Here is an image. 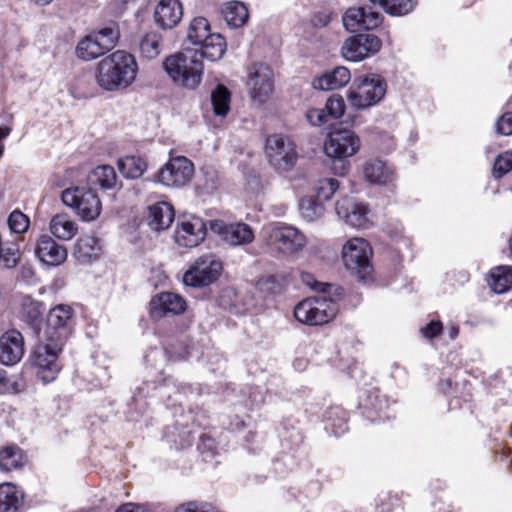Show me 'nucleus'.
<instances>
[{
  "instance_id": "21",
  "label": "nucleus",
  "mask_w": 512,
  "mask_h": 512,
  "mask_svg": "<svg viewBox=\"0 0 512 512\" xmlns=\"http://www.w3.org/2000/svg\"><path fill=\"white\" fill-rule=\"evenodd\" d=\"M24 354V338L17 330H9L0 337V362L7 366L17 364Z\"/></svg>"
},
{
  "instance_id": "13",
  "label": "nucleus",
  "mask_w": 512,
  "mask_h": 512,
  "mask_svg": "<svg viewBox=\"0 0 512 512\" xmlns=\"http://www.w3.org/2000/svg\"><path fill=\"white\" fill-rule=\"evenodd\" d=\"M73 309L66 304H59L50 309L43 335L48 341L66 343L73 326Z\"/></svg>"
},
{
  "instance_id": "2",
  "label": "nucleus",
  "mask_w": 512,
  "mask_h": 512,
  "mask_svg": "<svg viewBox=\"0 0 512 512\" xmlns=\"http://www.w3.org/2000/svg\"><path fill=\"white\" fill-rule=\"evenodd\" d=\"M163 67L172 81L179 86L195 89L201 83L204 66L197 51L170 55L164 60Z\"/></svg>"
},
{
  "instance_id": "35",
  "label": "nucleus",
  "mask_w": 512,
  "mask_h": 512,
  "mask_svg": "<svg viewBox=\"0 0 512 512\" xmlns=\"http://www.w3.org/2000/svg\"><path fill=\"white\" fill-rule=\"evenodd\" d=\"M100 250V242L96 237L85 236L77 240L75 256L79 261L86 262L95 257Z\"/></svg>"
},
{
  "instance_id": "3",
  "label": "nucleus",
  "mask_w": 512,
  "mask_h": 512,
  "mask_svg": "<svg viewBox=\"0 0 512 512\" xmlns=\"http://www.w3.org/2000/svg\"><path fill=\"white\" fill-rule=\"evenodd\" d=\"M263 235L266 246L283 256L297 255L307 244L306 236L298 228L283 222L266 225Z\"/></svg>"
},
{
  "instance_id": "5",
  "label": "nucleus",
  "mask_w": 512,
  "mask_h": 512,
  "mask_svg": "<svg viewBox=\"0 0 512 512\" xmlns=\"http://www.w3.org/2000/svg\"><path fill=\"white\" fill-rule=\"evenodd\" d=\"M338 313L337 303L325 296L311 297L294 308L295 318L306 325L319 326L330 322Z\"/></svg>"
},
{
  "instance_id": "7",
  "label": "nucleus",
  "mask_w": 512,
  "mask_h": 512,
  "mask_svg": "<svg viewBox=\"0 0 512 512\" xmlns=\"http://www.w3.org/2000/svg\"><path fill=\"white\" fill-rule=\"evenodd\" d=\"M119 36L117 27H105L92 32L78 42L76 55L85 61L98 58L115 47Z\"/></svg>"
},
{
  "instance_id": "12",
  "label": "nucleus",
  "mask_w": 512,
  "mask_h": 512,
  "mask_svg": "<svg viewBox=\"0 0 512 512\" xmlns=\"http://www.w3.org/2000/svg\"><path fill=\"white\" fill-rule=\"evenodd\" d=\"M194 175V165L185 156L171 157L155 174L154 181L169 188L188 184Z\"/></svg>"
},
{
  "instance_id": "55",
  "label": "nucleus",
  "mask_w": 512,
  "mask_h": 512,
  "mask_svg": "<svg viewBox=\"0 0 512 512\" xmlns=\"http://www.w3.org/2000/svg\"><path fill=\"white\" fill-rule=\"evenodd\" d=\"M11 132V128L10 127H2L0 126V141L4 138H6Z\"/></svg>"
},
{
  "instance_id": "58",
  "label": "nucleus",
  "mask_w": 512,
  "mask_h": 512,
  "mask_svg": "<svg viewBox=\"0 0 512 512\" xmlns=\"http://www.w3.org/2000/svg\"><path fill=\"white\" fill-rule=\"evenodd\" d=\"M319 21H320V23H321L322 25H326V24L328 23V17H327V16H325V20L320 19Z\"/></svg>"
},
{
  "instance_id": "38",
  "label": "nucleus",
  "mask_w": 512,
  "mask_h": 512,
  "mask_svg": "<svg viewBox=\"0 0 512 512\" xmlns=\"http://www.w3.org/2000/svg\"><path fill=\"white\" fill-rule=\"evenodd\" d=\"M230 92L223 86L218 85L211 93V102L214 114L224 117L230 110Z\"/></svg>"
},
{
  "instance_id": "18",
  "label": "nucleus",
  "mask_w": 512,
  "mask_h": 512,
  "mask_svg": "<svg viewBox=\"0 0 512 512\" xmlns=\"http://www.w3.org/2000/svg\"><path fill=\"white\" fill-rule=\"evenodd\" d=\"M210 229L231 246L246 245L254 239V233L246 223L227 224L222 220H213L210 222Z\"/></svg>"
},
{
  "instance_id": "6",
  "label": "nucleus",
  "mask_w": 512,
  "mask_h": 512,
  "mask_svg": "<svg viewBox=\"0 0 512 512\" xmlns=\"http://www.w3.org/2000/svg\"><path fill=\"white\" fill-rule=\"evenodd\" d=\"M265 153L270 165L280 172L290 171L298 160L294 141L283 134H272L267 137Z\"/></svg>"
},
{
  "instance_id": "39",
  "label": "nucleus",
  "mask_w": 512,
  "mask_h": 512,
  "mask_svg": "<svg viewBox=\"0 0 512 512\" xmlns=\"http://www.w3.org/2000/svg\"><path fill=\"white\" fill-rule=\"evenodd\" d=\"M23 465V455L16 446H9L0 451V469L11 471Z\"/></svg>"
},
{
  "instance_id": "24",
  "label": "nucleus",
  "mask_w": 512,
  "mask_h": 512,
  "mask_svg": "<svg viewBox=\"0 0 512 512\" xmlns=\"http://www.w3.org/2000/svg\"><path fill=\"white\" fill-rule=\"evenodd\" d=\"M174 217V209L167 202H158L148 208L147 222L154 231H163L169 228Z\"/></svg>"
},
{
  "instance_id": "10",
  "label": "nucleus",
  "mask_w": 512,
  "mask_h": 512,
  "mask_svg": "<svg viewBox=\"0 0 512 512\" xmlns=\"http://www.w3.org/2000/svg\"><path fill=\"white\" fill-rule=\"evenodd\" d=\"M360 148V139L358 135L347 128H338L332 130L324 142L325 154L334 160L341 162L342 169L346 170V164L343 159L352 157Z\"/></svg>"
},
{
  "instance_id": "20",
  "label": "nucleus",
  "mask_w": 512,
  "mask_h": 512,
  "mask_svg": "<svg viewBox=\"0 0 512 512\" xmlns=\"http://www.w3.org/2000/svg\"><path fill=\"white\" fill-rule=\"evenodd\" d=\"M186 310L183 297L172 292H163L154 296L150 301V315L160 319L168 315H179Z\"/></svg>"
},
{
  "instance_id": "26",
  "label": "nucleus",
  "mask_w": 512,
  "mask_h": 512,
  "mask_svg": "<svg viewBox=\"0 0 512 512\" xmlns=\"http://www.w3.org/2000/svg\"><path fill=\"white\" fill-rule=\"evenodd\" d=\"M51 234L59 240H71L78 233V225L67 213L54 215L49 223Z\"/></svg>"
},
{
  "instance_id": "31",
  "label": "nucleus",
  "mask_w": 512,
  "mask_h": 512,
  "mask_svg": "<svg viewBox=\"0 0 512 512\" xmlns=\"http://www.w3.org/2000/svg\"><path fill=\"white\" fill-rule=\"evenodd\" d=\"M226 48V41L222 35L213 33L201 44L200 56L213 62L218 61L224 56Z\"/></svg>"
},
{
  "instance_id": "45",
  "label": "nucleus",
  "mask_w": 512,
  "mask_h": 512,
  "mask_svg": "<svg viewBox=\"0 0 512 512\" xmlns=\"http://www.w3.org/2000/svg\"><path fill=\"white\" fill-rule=\"evenodd\" d=\"M29 224V218L19 210H14L8 217V226L14 233L26 232Z\"/></svg>"
},
{
  "instance_id": "51",
  "label": "nucleus",
  "mask_w": 512,
  "mask_h": 512,
  "mask_svg": "<svg viewBox=\"0 0 512 512\" xmlns=\"http://www.w3.org/2000/svg\"><path fill=\"white\" fill-rule=\"evenodd\" d=\"M381 23V16L378 12L365 8V29L376 28Z\"/></svg>"
},
{
  "instance_id": "37",
  "label": "nucleus",
  "mask_w": 512,
  "mask_h": 512,
  "mask_svg": "<svg viewBox=\"0 0 512 512\" xmlns=\"http://www.w3.org/2000/svg\"><path fill=\"white\" fill-rule=\"evenodd\" d=\"M378 4L387 13L395 16L405 15L411 12L417 4V0H370Z\"/></svg>"
},
{
  "instance_id": "14",
  "label": "nucleus",
  "mask_w": 512,
  "mask_h": 512,
  "mask_svg": "<svg viewBox=\"0 0 512 512\" xmlns=\"http://www.w3.org/2000/svg\"><path fill=\"white\" fill-rule=\"evenodd\" d=\"M222 270V264L213 255L199 257L183 275V282L191 287L208 286L215 282Z\"/></svg>"
},
{
  "instance_id": "11",
  "label": "nucleus",
  "mask_w": 512,
  "mask_h": 512,
  "mask_svg": "<svg viewBox=\"0 0 512 512\" xmlns=\"http://www.w3.org/2000/svg\"><path fill=\"white\" fill-rule=\"evenodd\" d=\"M65 343L48 341L47 337L42 335L39 344L35 347L31 361L39 369L40 377L43 381L49 382L55 378L59 371L57 358L62 352Z\"/></svg>"
},
{
  "instance_id": "44",
  "label": "nucleus",
  "mask_w": 512,
  "mask_h": 512,
  "mask_svg": "<svg viewBox=\"0 0 512 512\" xmlns=\"http://www.w3.org/2000/svg\"><path fill=\"white\" fill-rule=\"evenodd\" d=\"M324 109L330 119H338L345 112V101L341 95L333 94L327 99Z\"/></svg>"
},
{
  "instance_id": "49",
  "label": "nucleus",
  "mask_w": 512,
  "mask_h": 512,
  "mask_svg": "<svg viewBox=\"0 0 512 512\" xmlns=\"http://www.w3.org/2000/svg\"><path fill=\"white\" fill-rule=\"evenodd\" d=\"M306 117L313 126H321L330 119L325 109H310L307 111Z\"/></svg>"
},
{
  "instance_id": "42",
  "label": "nucleus",
  "mask_w": 512,
  "mask_h": 512,
  "mask_svg": "<svg viewBox=\"0 0 512 512\" xmlns=\"http://www.w3.org/2000/svg\"><path fill=\"white\" fill-rule=\"evenodd\" d=\"M299 209L302 217L307 221H314L323 213L322 206L312 198L301 199Z\"/></svg>"
},
{
  "instance_id": "53",
  "label": "nucleus",
  "mask_w": 512,
  "mask_h": 512,
  "mask_svg": "<svg viewBox=\"0 0 512 512\" xmlns=\"http://www.w3.org/2000/svg\"><path fill=\"white\" fill-rule=\"evenodd\" d=\"M301 279H302V282L305 285H307V286H309V287H311L313 289L324 290L322 288L324 286V284L317 282L314 279L313 275H311L310 273H302L301 274Z\"/></svg>"
},
{
  "instance_id": "40",
  "label": "nucleus",
  "mask_w": 512,
  "mask_h": 512,
  "mask_svg": "<svg viewBox=\"0 0 512 512\" xmlns=\"http://www.w3.org/2000/svg\"><path fill=\"white\" fill-rule=\"evenodd\" d=\"M43 313V305L30 296H24L21 300V315L29 323H36Z\"/></svg>"
},
{
  "instance_id": "48",
  "label": "nucleus",
  "mask_w": 512,
  "mask_h": 512,
  "mask_svg": "<svg viewBox=\"0 0 512 512\" xmlns=\"http://www.w3.org/2000/svg\"><path fill=\"white\" fill-rule=\"evenodd\" d=\"M496 132L500 135H512V112L503 114L496 122Z\"/></svg>"
},
{
  "instance_id": "54",
  "label": "nucleus",
  "mask_w": 512,
  "mask_h": 512,
  "mask_svg": "<svg viewBox=\"0 0 512 512\" xmlns=\"http://www.w3.org/2000/svg\"><path fill=\"white\" fill-rule=\"evenodd\" d=\"M6 383H7V379H6V376H5V371L4 370H0V393L5 388Z\"/></svg>"
},
{
  "instance_id": "32",
  "label": "nucleus",
  "mask_w": 512,
  "mask_h": 512,
  "mask_svg": "<svg viewBox=\"0 0 512 512\" xmlns=\"http://www.w3.org/2000/svg\"><path fill=\"white\" fill-rule=\"evenodd\" d=\"M120 173L127 179H138L147 169L146 161L138 156H126L117 162Z\"/></svg>"
},
{
  "instance_id": "4",
  "label": "nucleus",
  "mask_w": 512,
  "mask_h": 512,
  "mask_svg": "<svg viewBox=\"0 0 512 512\" xmlns=\"http://www.w3.org/2000/svg\"><path fill=\"white\" fill-rule=\"evenodd\" d=\"M386 93V85L381 76L370 74L356 78L347 92L349 103L356 109H366L376 105Z\"/></svg>"
},
{
  "instance_id": "8",
  "label": "nucleus",
  "mask_w": 512,
  "mask_h": 512,
  "mask_svg": "<svg viewBox=\"0 0 512 512\" xmlns=\"http://www.w3.org/2000/svg\"><path fill=\"white\" fill-rule=\"evenodd\" d=\"M371 255L372 249L363 238H351L342 247L344 266L362 281L366 280L372 271Z\"/></svg>"
},
{
  "instance_id": "17",
  "label": "nucleus",
  "mask_w": 512,
  "mask_h": 512,
  "mask_svg": "<svg viewBox=\"0 0 512 512\" xmlns=\"http://www.w3.org/2000/svg\"><path fill=\"white\" fill-rule=\"evenodd\" d=\"M248 86L250 96L258 104L266 102L274 90L273 71L265 64H256L252 67Z\"/></svg>"
},
{
  "instance_id": "41",
  "label": "nucleus",
  "mask_w": 512,
  "mask_h": 512,
  "mask_svg": "<svg viewBox=\"0 0 512 512\" xmlns=\"http://www.w3.org/2000/svg\"><path fill=\"white\" fill-rule=\"evenodd\" d=\"M343 25L351 32L365 29V8H350L343 16Z\"/></svg>"
},
{
  "instance_id": "47",
  "label": "nucleus",
  "mask_w": 512,
  "mask_h": 512,
  "mask_svg": "<svg viewBox=\"0 0 512 512\" xmlns=\"http://www.w3.org/2000/svg\"><path fill=\"white\" fill-rule=\"evenodd\" d=\"M175 512H218L217 509L209 503L188 502L179 505Z\"/></svg>"
},
{
  "instance_id": "43",
  "label": "nucleus",
  "mask_w": 512,
  "mask_h": 512,
  "mask_svg": "<svg viewBox=\"0 0 512 512\" xmlns=\"http://www.w3.org/2000/svg\"><path fill=\"white\" fill-rule=\"evenodd\" d=\"M512 170V152L499 154L493 163L492 174L495 178H501Z\"/></svg>"
},
{
  "instance_id": "52",
  "label": "nucleus",
  "mask_w": 512,
  "mask_h": 512,
  "mask_svg": "<svg viewBox=\"0 0 512 512\" xmlns=\"http://www.w3.org/2000/svg\"><path fill=\"white\" fill-rule=\"evenodd\" d=\"M115 512H152L143 505L135 503H126L120 506Z\"/></svg>"
},
{
  "instance_id": "1",
  "label": "nucleus",
  "mask_w": 512,
  "mask_h": 512,
  "mask_svg": "<svg viewBox=\"0 0 512 512\" xmlns=\"http://www.w3.org/2000/svg\"><path fill=\"white\" fill-rule=\"evenodd\" d=\"M137 70L134 56L124 50H117L97 63L96 81L107 91L124 89L133 83Z\"/></svg>"
},
{
  "instance_id": "34",
  "label": "nucleus",
  "mask_w": 512,
  "mask_h": 512,
  "mask_svg": "<svg viewBox=\"0 0 512 512\" xmlns=\"http://www.w3.org/2000/svg\"><path fill=\"white\" fill-rule=\"evenodd\" d=\"M212 35L209 22L204 17H196L190 22L187 38L192 44L201 45Z\"/></svg>"
},
{
  "instance_id": "25",
  "label": "nucleus",
  "mask_w": 512,
  "mask_h": 512,
  "mask_svg": "<svg viewBox=\"0 0 512 512\" xmlns=\"http://www.w3.org/2000/svg\"><path fill=\"white\" fill-rule=\"evenodd\" d=\"M24 507V492L12 483L0 484V511L21 512Z\"/></svg>"
},
{
  "instance_id": "33",
  "label": "nucleus",
  "mask_w": 512,
  "mask_h": 512,
  "mask_svg": "<svg viewBox=\"0 0 512 512\" xmlns=\"http://www.w3.org/2000/svg\"><path fill=\"white\" fill-rule=\"evenodd\" d=\"M89 182L102 189H113L117 184V175L112 166L100 165L90 173Z\"/></svg>"
},
{
  "instance_id": "16",
  "label": "nucleus",
  "mask_w": 512,
  "mask_h": 512,
  "mask_svg": "<svg viewBox=\"0 0 512 512\" xmlns=\"http://www.w3.org/2000/svg\"><path fill=\"white\" fill-rule=\"evenodd\" d=\"M381 45V40L373 34H358L344 42L342 55L349 61L358 62L377 53Z\"/></svg>"
},
{
  "instance_id": "9",
  "label": "nucleus",
  "mask_w": 512,
  "mask_h": 512,
  "mask_svg": "<svg viewBox=\"0 0 512 512\" xmlns=\"http://www.w3.org/2000/svg\"><path fill=\"white\" fill-rule=\"evenodd\" d=\"M61 199L66 206L75 210L83 221H93L101 213V201L92 189L67 188L62 192Z\"/></svg>"
},
{
  "instance_id": "29",
  "label": "nucleus",
  "mask_w": 512,
  "mask_h": 512,
  "mask_svg": "<svg viewBox=\"0 0 512 512\" xmlns=\"http://www.w3.org/2000/svg\"><path fill=\"white\" fill-rule=\"evenodd\" d=\"M222 15L228 26L239 28L243 26L248 17V9L243 2L230 1L224 4Z\"/></svg>"
},
{
  "instance_id": "23",
  "label": "nucleus",
  "mask_w": 512,
  "mask_h": 512,
  "mask_svg": "<svg viewBox=\"0 0 512 512\" xmlns=\"http://www.w3.org/2000/svg\"><path fill=\"white\" fill-rule=\"evenodd\" d=\"M183 17V7L179 0H160L154 11L155 23L162 29L176 27Z\"/></svg>"
},
{
  "instance_id": "50",
  "label": "nucleus",
  "mask_w": 512,
  "mask_h": 512,
  "mask_svg": "<svg viewBox=\"0 0 512 512\" xmlns=\"http://www.w3.org/2000/svg\"><path fill=\"white\" fill-rule=\"evenodd\" d=\"M442 323L440 321H432L421 329L425 338L432 339L442 331Z\"/></svg>"
},
{
  "instance_id": "56",
  "label": "nucleus",
  "mask_w": 512,
  "mask_h": 512,
  "mask_svg": "<svg viewBox=\"0 0 512 512\" xmlns=\"http://www.w3.org/2000/svg\"><path fill=\"white\" fill-rule=\"evenodd\" d=\"M449 334L451 339H455L459 334V329L457 326H451L449 328Z\"/></svg>"
},
{
  "instance_id": "28",
  "label": "nucleus",
  "mask_w": 512,
  "mask_h": 512,
  "mask_svg": "<svg viewBox=\"0 0 512 512\" xmlns=\"http://www.w3.org/2000/svg\"><path fill=\"white\" fill-rule=\"evenodd\" d=\"M364 175L371 184L387 185L393 181V170L381 160L368 161L364 166Z\"/></svg>"
},
{
  "instance_id": "30",
  "label": "nucleus",
  "mask_w": 512,
  "mask_h": 512,
  "mask_svg": "<svg viewBox=\"0 0 512 512\" xmlns=\"http://www.w3.org/2000/svg\"><path fill=\"white\" fill-rule=\"evenodd\" d=\"M488 284L498 294L507 292L512 287V266H497L491 269Z\"/></svg>"
},
{
  "instance_id": "15",
  "label": "nucleus",
  "mask_w": 512,
  "mask_h": 512,
  "mask_svg": "<svg viewBox=\"0 0 512 512\" xmlns=\"http://www.w3.org/2000/svg\"><path fill=\"white\" fill-rule=\"evenodd\" d=\"M206 230L202 218L194 215L183 217L176 226L174 239L179 246L193 248L205 239Z\"/></svg>"
},
{
  "instance_id": "22",
  "label": "nucleus",
  "mask_w": 512,
  "mask_h": 512,
  "mask_svg": "<svg viewBox=\"0 0 512 512\" xmlns=\"http://www.w3.org/2000/svg\"><path fill=\"white\" fill-rule=\"evenodd\" d=\"M368 208L353 198L344 197L336 203V213L355 228H364L368 223Z\"/></svg>"
},
{
  "instance_id": "59",
  "label": "nucleus",
  "mask_w": 512,
  "mask_h": 512,
  "mask_svg": "<svg viewBox=\"0 0 512 512\" xmlns=\"http://www.w3.org/2000/svg\"><path fill=\"white\" fill-rule=\"evenodd\" d=\"M509 248H510V252L512 254V235L510 236V239H509Z\"/></svg>"
},
{
  "instance_id": "36",
  "label": "nucleus",
  "mask_w": 512,
  "mask_h": 512,
  "mask_svg": "<svg viewBox=\"0 0 512 512\" xmlns=\"http://www.w3.org/2000/svg\"><path fill=\"white\" fill-rule=\"evenodd\" d=\"M139 49L145 58H156L162 51L161 35L156 31L146 33L140 40Z\"/></svg>"
},
{
  "instance_id": "19",
  "label": "nucleus",
  "mask_w": 512,
  "mask_h": 512,
  "mask_svg": "<svg viewBox=\"0 0 512 512\" xmlns=\"http://www.w3.org/2000/svg\"><path fill=\"white\" fill-rule=\"evenodd\" d=\"M36 257L48 266H59L67 259V249L47 234L40 235L34 247Z\"/></svg>"
},
{
  "instance_id": "46",
  "label": "nucleus",
  "mask_w": 512,
  "mask_h": 512,
  "mask_svg": "<svg viewBox=\"0 0 512 512\" xmlns=\"http://www.w3.org/2000/svg\"><path fill=\"white\" fill-rule=\"evenodd\" d=\"M339 183L336 179H326L320 183L317 192V198L319 201H327L331 199L334 193L337 191Z\"/></svg>"
},
{
  "instance_id": "27",
  "label": "nucleus",
  "mask_w": 512,
  "mask_h": 512,
  "mask_svg": "<svg viewBox=\"0 0 512 512\" xmlns=\"http://www.w3.org/2000/svg\"><path fill=\"white\" fill-rule=\"evenodd\" d=\"M350 79V71L346 67L339 66L314 79L313 86L321 90H334L345 86Z\"/></svg>"
},
{
  "instance_id": "57",
  "label": "nucleus",
  "mask_w": 512,
  "mask_h": 512,
  "mask_svg": "<svg viewBox=\"0 0 512 512\" xmlns=\"http://www.w3.org/2000/svg\"><path fill=\"white\" fill-rule=\"evenodd\" d=\"M37 5L45 6L51 3L53 0H33Z\"/></svg>"
}]
</instances>
